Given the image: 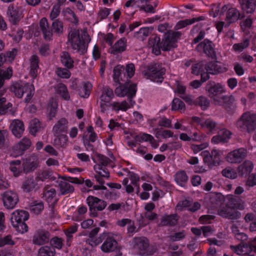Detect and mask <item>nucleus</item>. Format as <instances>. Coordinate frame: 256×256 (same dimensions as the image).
Instances as JSON below:
<instances>
[{
    "label": "nucleus",
    "instance_id": "obj_1",
    "mask_svg": "<svg viewBox=\"0 0 256 256\" xmlns=\"http://www.w3.org/2000/svg\"><path fill=\"white\" fill-rule=\"evenodd\" d=\"M182 33L180 32L169 30L164 35L162 41L157 34L152 35L148 39V46L152 48V52L156 56L163 51L170 50L174 47V45L178 40L181 36Z\"/></svg>",
    "mask_w": 256,
    "mask_h": 256
},
{
    "label": "nucleus",
    "instance_id": "obj_2",
    "mask_svg": "<svg viewBox=\"0 0 256 256\" xmlns=\"http://www.w3.org/2000/svg\"><path fill=\"white\" fill-rule=\"evenodd\" d=\"M235 238L240 242L236 246H230V250L236 254L244 256H250L252 252L256 253V236L253 240L246 242L248 238V236L244 232L236 233Z\"/></svg>",
    "mask_w": 256,
    "mask_h": 256
},
{
    "label": "nucleus",
    "instance_id": "obj_3",
    "mask_svg": "<svg viewBox=\"0 0 256 256\" xmlns=\"http://www.w3.org/2000/svg\"><path fill=\"white\" fill-rule=\"evenodd\" d=\"M90 38L89 36L84 33L80 36L79 32L76 30H71L68 35V44H70L72 49L80 54H84L86 51L88 44Z\"/></svg>",
    "mask_w": 256,
    "mask_h": 256
},
{
    "label": "nucleus",
    "instance_id": "obj_4",
    "mask_svg": "<svg viewBox=\"0 0 256 256\" xmlns=\"http://www.w3.org/2000/svg\"><path fill=\"white\" fill-rule=\"evenodd\" d=\"M10 90L16 96L21 98L24 94H26L24 102L28 103L32 100L34 94V88L33 84L24 82H18L13 84L10 86Z\"/></svg>",
    "mask_w": 256,
    "mask_h": 256
},
{
    "label": "nucleus",
    "instance_id": "obj_5",
    "mask_svg": "<svg viewBox=\"0 0 256 256\" xmlns=\"http://www.w3.org/2000/svg\"><path fill=\"white\" fill-rule=\"evenodd\" d=\"M29 218V214L22 209H17L13 212L10 221L12 226L19 233L24 234L28 230V226L25 222Z\"/></svg>",
    "mask_w": 256,
    "mask_h": 256
},
{
    "label": "nucleus",
    "instance_id": "obj_6",
    "mask_svg": "<svg viewBox=\"0 0 256 256\" xmlns=\"http://www.w3.org/2000/svg\"><path fill=\"white\" fill-rule=\"evenodd\" d=\"M137 90L136 84L130 80H126L124 84H120L114 90V94L118 97L126 96L130 104L134 106L135 101L132 99L135 97Z\"/></svg>",
    "mask_w": 256,
    "mask_h": 256
},
{
    "label": "nucleus",
    "instance_id": "obj_7",
    "mask_svg": "<svg viewBox=\"0 0 256 256\" xmlns=\"http://www.w3.org/2000/svg\"><path fill=\"white\" fill-rule=\"evenodd\" d=\"M236 126L243 132H254L256 129V114L250 112L243 114L237 121Z\"/></svg>",
    "mask_w": 256,
    "mask_h": 256
},
{
    "label": "nucleus",
    "instance_id": "obj_8",
    "mask_svg": "<svg viewBox=\"0 0 256 256\" xmlns=\"http://www.w3.org/2000/svg\"><path fill=\"white\" fill-rule=\"evenodd\" d=\"M205 90L209 97L213 99L216 104L222 105V100L218 98V96L226 92L224 84L210 80L207 82Z\"/></svg>",
    "mask_w": 256,
    "mask_h": 256
},
{
    "label": "nucleus",
    "instance_id": "obj_9",
    "mask_svg": "<svg viewBox=\"0 0 256 256\" xmlns=\"http://www.w3.org/2000/svg\"><path fill=\"white\" fill-rule=\"evenodd\" d=\"M166 69L162 64L154 63L150 65L145 72L152 80L156 82H162L164 78Z\"/></svg>",
    "mask_w": 256,
    "mask_h": 256
},
{
    "label": "nucleus",
    "instance_id": "obj_10",
    "mask_svg": "<svg viewBox=\"0 0 256 256\" xmlns=\"http://www.w3.org/2000/svg\"><path fill=\"white\" fill-rule=\"evenodd\" d=\"M203 156V160L209 168L219 166L221 162V157L222 152L218 150H212L210 153L208 151H204L202 153Z\"/></svg>",
    "mask_w": 256,
    "mask_h": 256
},
{
    "label": "nucleus",
    "instance_id": "obj_11",
    "mask_svg": "<svg viewBox=\"0 0 256 256\" xmlns=\"http://www.w3.org/2000/svg\"><path fill=\"white\" fill-rule=\"evenodd\" d=\"M97 158L98 164L94 166L95 172L104 178H108L110 172L106 166L110 162V160L108 157L101 154H98Z\"/></svg>",
    "mask_w": 256,
    "mask_h": 256
},
{
    "label": "nucleus",
    "instance_id": "obj_12",
    "mask_svg": "<svg viewBox=\"0 0 256 256\" xmlns=\"http://www.w3.org/2000/svg\"><path fill=\"white\" fill-rule=\"evenodd\" d=\"M196 50L200 52H204L207 56L212 60L217 58L214 45L208 39H205L199 43L196 47Z\"/></svg>",
    "mask_w": 256,
    "mask_h": 256
},
{
    "label": "nucleus",
    "instance_id": "obj_13",
    "mask_svg": "<svg viewBox=\"0 0 256 256\" xmlns=\"http://www.w3.org/2000/svg\"><path fill=\"white\" fill-rule=\"evenodd\" d=\"M134 248L141 256L148 254L149 240L144 236L136 237L133 239Z\"/></svg>",
    "mask_w": 256,
    "mask_h": 256
},
{
    "label": "nucleus",
    "instance_id": "obj_14",
    "mask_svg": "<svg viewBox=\"0 0 256 256\" xmlns=\"http://www.w3.org/2000/svg\"><path fill=\"white\" fill-rule=\"evenodd\" d=\"M247 150L244 148L236 149L228 152L226 157V160L231 164L241 162L246 157Z\"/></svg>",
    "mask_w": 256,
    "mask_h": 256
},
{
    "label": "nucleus",
    "instance_id": "obj_15",
    "mask_svg": "<svg viewBox=\"0 0 256 256\" xmlns=\"http://www.w3.org/2000/svg\"><path fill=\"white\" fill-rule=\"evenodd\" d=\"M32 142L30 138H24L12 148V155L14 157L22 155L24 152L28 150L31 146Z\"/></svg>",
    "mask_w": 256,
    "mask_h": 256
},
{
    "label": "nucleus",
    "instance_id": "obj_16",
    "mask_svg": "<svg viewBox=\"0 0 256 256\" xmlns=\"http://www.w3.org/2000/svg\"><path fill=\"white\" fill-rule=\"evenodd\" d=\"M2 200L6 208H14L18 202V198L16 193L7 191L3 194Z\"/></svg>",
    "mask_w": 256,
    "mask_h": 256
},
{
    "label": "nucleus",
    "instance_id": "obj_17",
    "mask_svg": "<svg viewBox=\"0 0 256 256\" xmlns=\"http://www.w3.org/2000/svg\"><path fill=\"white\" fill-rule=\"evenodd\" d=\"M38 166V163L34 156H31L22 160V172L26 174L32 172Z\"/></svg>",
    "mask_w": 256,
    "mask_h": 256
},
{
    "label": "nucleus",
    "instance_id": "obj_18",
    "mask_svg": "<svg viewBox=\"0 0 256 256\" xmlns=\"http://www.w3.org/2000/svg\"><path fill=\"white\" fill-rule=\"evenodd\" d=\"M50 233L48 232L39 229L37 230L33 236L32 242L36 245H42L48 242Z\"/></svg>",
    "mask_w": 256,
    "mask_h": 256
},
{
    "label": "nucleus",
    "instance_id": "obj_19",
    "mask_svg": "<svg viewBox=\"0 0 256 256\" xmlns=\"http://www.w3.org/2000/svg\"><path fill=\"white\" fill-rule=\"evenodd\" d=\"M56 194L55 188L51 186H46L44 188V196L49 206L52 208L55 206V204L57 202Z\"/></svg>",
    "mask_w": 256,
    "mask_h": 256
},
{
    "label": "nucleus",
    "instance_id": "obj_20",
    "mask_svg": "<svg viewBox=\"0 0 256 256\" xmlns=\"http://www.w3.org/2000/svg\"><path fill=\"white\" fill-rule=\"evenodd\" d=\"M244 18V14L240 13V11L235 8H230L226 12V20L228 23V26L232 22H236L238 20H242Z\"/></svg>",
    "mask_w": 256,
    "mask_h": 256
},
{
    "label": "nucleus",
    "instance_id": "obj_21",
    "mask_svg": "<svg viewBox=\"0 0 256 256\" xmlns=\"http://www.w3.org/2000/svg\"><path fill=\"white\" fill-rule=\"evenodd\" d=\"M204 70L212 74H218L226 72L227 69L218 64V62H210L204 64Z\"/></svg>",
    "mask_w": 256,
    "mask_h": 256
},
{
    "label": "nucleus",
    "instance_id": "obj_22",
    "mask_svg": "<svg viewBox=\"0 0 256 256\" xmlns=\"http://www.w3.org/2000/svg\"><path fill=\"white\" fill-rule=\"evenodd\" d=\"M68 127V122L66 118H62L59 120L54 125L52 132L54 135H58L62 132H67Z\"/></svg>",
    "mask_w": 256,
    "mask_h": 256
},
{
    "label": "nucleus",
    "instance_id": "obj_23",
    "mask_svg": "<svg viewBox=\"0 0 256 256\" xmlns=\"http://www.w3.org/2000/svg\"><path fill=\"white\" fill-rule=\"evenodd\" d=\"M126 38L124 37L122 38L117 40L111 48V54H116L122 53L126 50Z\"/></svg>",
    "mask_w": 256,
    "mask_h": 256
},
{
    "label": "nucleus",
    "instance_id": "obj_24",
    "mask_svg": "<svg viewBox=\"0 0 256 256\" xmlns=\"http://www.w3.org/2000/svg\"><path fill=\"white\" fill-rule=\"evenodd\" d=\"M40 27L46 40H50L52 36V28H50L48 20L46 18H42L40 21Z\"/></svg>",
    "mask_w": 256,
    "mask_h": 256
},
{
    "label": "nucleus",
    "instance_id": "obj_25",
    "mask_svg": "<svg viewBox=\"0 0 256 256\" xmlns=\"http://www.w3.org/2000/svg\"><path fill=\"white\" fill-rule=\"evenodd\" d=\"M117 246L118 242L114 238L107 236L101 246V250L104 252H109L114 250Z\"/></svg>",
    "mask_w": 256,
    "mask_h": 256
},
{
    "label": "nucleus",
    "instance_id": "obj_26",
    "mask_svg": "<svg viewBox=\"0 0 256 256\" xmlns=\"http://www.w3.org/2000/svg\"><path fill=\"white\" fill-rule=\"evenodd\" d=\"M218 214L229 220H238L240 216V213L234 210L236 209H218Z\"/></svg>",
    "mask_w": 256,
    "mask_h": 256
},
{
    "label": "nucleus",
    "instance_id": "obj_27",
    "mask_svg": "<svg viewBox=\"0 0 256 256\" xmlns=\"http://www.w3.org/2000/svg\"><path fill=\"white\" fill-rule=\"evenodd\" d=\"M112 77L114 81L118 84H120V81H124L126 77L124 66L120 65L116 66L113 70Z\"/></svg>",
    "mask_w": 256,
    "mask_h": 256
},
{
    "label": "nucleus",
    "instance_id": "obj_28",
    "mask_svg": "<svg viewBox=\"0 0 256 256\" xmlns=\"http://www.w3.org/2000/svg\"><path fill=\"white\" fill-rule=\"evenodd\" d=\"M86 202L89 208H105L106 206V202L92 196L87 198Z\"/></svg>",
    "mask_w": 256,
    "mask_h": 256
},
{
    "label": "nucleus",
    "instance_id": "obj_29",
    "mask_svg": "<svg viewBox=\"0 0 256 256\" xmlns=\"http://www.w3.org/2000/svg\"><path fill=\"white\" fill-rule=\"evenodd\" d=\"M242 9L247 14H252L256 8V0H239Z\"/></svg>",
    "mask_w": 256,
    "mask_h": 256
},
{
    "label": "nucleus",
    "instance_id": "obj_30",
    "mask_svg": "<svg viewBox=\"0 0 256 256\" xmlns=\"http://www.w3.org/2000/svg\"><path fill=\"white\" fill-rule=\"evenodd\" d=\"M11 128L14 135L18 138L22 136L24 130L23 122L18 120L12 122L11 124Z\"/></svg>",
    "mask_w": 256,
    "mask_h": 256
},
{
    "label": "nucleus",
    "instance_id": "obj_31",
    "mask_svg": "<svg viewBox=\"0 0 256 256\" xmlns=\"http://www.w3.org/2000/svg\"><path fill=\"white\" fill-rule=\"evenodd\" d=\"M253 169V164L249 160L244 161L238 168V171L240 176H246Z\"/></svg>",
    "mask_w": 256,
    "mask_h": 256
},
{
    "label": "nucleus",
    "instance_id": "obj_32",
    "mask_svg": "<svg viewBox=\"0 0 256 256\" xmlns=\"http://www.w3.org/2000/svg\"><path fill=\"white\" fill-rule=\"evenodd\" d=\"M7 13L9 20L12 24H16L20 20L21 13L18 8H14V6H10L8 8Z\"/></svg>",
    "mask_w": 256,
    "mask_h": 256
},
{
    "label": "nucleus",
    "instance_id": "obj_33",
    "mask_svg": "<svg viewBox=\"0 0 256 256\" xmlns=\"http://www.w3.org/2000/svg\"><path fill=\"white\" fill-rule=\"evenodd\" d=\"M30 74L32 78H35L38 75V70L39 69L40 60L36 55H32L30 59Z\"/></svg>",
    "mask_w": 256,
    "mask_h": 256
},
{
    "label": "nucleus",
    "instance_id": "obj_34",
    "mask_svg": "<svg viewBox=\"0 0 256 256\" xmlns=\"http://www.w3.org/2000/svg\"><path fill=\"white\" fill-rule=\"evenodd\" d=\"M36 181L33 176L26 177L22 186L23 190L26 192L33 190L37 185Z\"/></svg>",
    "mask_w": 256,
    "mask_h": 256
},
{
    "label": "nucleus",
    "instance_id": "obj_35",
    "mask_svg": "<svg viewBox=\"0 0 256 256\" xmlns=\"http://www.w3.org/2000/svg\"><path fill=\"white\" fill-rule=\"evenodd\" d=\"M179 216L177 214L166 215L161 220V224L162 226H174L178 222Z\"/></svg>",
    "mask_w": 256,
    "mask_h": 256
},
{
    "label": "nucleus",
    "instance_id": "obj_36",
    "mask_svg": "<svg viewBox=\"0 0 256 256\" xmlns=\"http://www.w3.org/2000/svg\"><path fill=\"white\" fill-rule=\"evenodd\" d=\"M92 87V84L90 82H82L78 88L80 96L83 98H88L90 96Z\"/></svg>",
    "mask_w": 256,
    "mask_h": 256
},
{
    "label": "nucleus",
    "instance_id": "obj_37",
    "mask_svg": "<svg viewBox=\"0 0 256 256\" xmlns=\"http://www.w3.org/2000/svg\"><path fill=\"white\" fill-rule=\"evenodd\" d=\"M114 94L113 90L108 86H104L102 90V94L100 96V100L110 102L111 100L114 98Z\"/></svg>",
    "mask_w": 256,
    "mask_h": 256
},
{
    "label": "nucleus",
    "instance_id": "obj_38",
    "mask_svg": "<svg viewBox=\"0 0 256 256\" xmlns=\"http://www.w3.org/2000/svg\"><path fill=\"white\" fill-rule=\"evenodd\" d=\"M60 58L61 62L67 68H74V60L68 52L66 51L62 52Z\"/></svg>",
    "mask_w": 256,
    "mask_h": 256
},
{
    "label": "nucleus",
    "instance_id": "obj_39",
    "mask_svg": "<svg viewBox=\"0 0 256 256\" xmlns=\"http://www.w3.org/2000/svg\"><path fill=\"white\" fill-rule=\"evenodd\" d=\"M4 92V90H0V116L5 114L12 106L10 102L6 103V98L3 96Z\"/></svg>",
    "mask_w": 256,
    "mask_h": 256
},
{
    "label": "nucleus",
    "instance_id": "obj_40",
    "mask_svg": "<svg viewBox=\"0 0 256 256\" xmlns=\"http://www.w3.org/2000/svg\"><path fill=\"white\" fill-rule=\"evenodd\" d=\"M54 136L56 138L54 140L53 144L57 148H66L68 142L67 136L63 134H59L58 135Z\"/></svg>",
    "mask_w": 256,
    "mask_h": 256
},
{
    "label": "nucleus",
    "instance_id": "obj_41",
    "mask_svg": "<svg viewBox=\"0 0 256 256\" xmlns=\"http://www.w3.org/2000/svg\"><path fill=\"white\" fill-rule=\"evenodd\" d=\"M204 20V17L199 16L197 18H192V19H186L178 21L174 26L176 30L185 28L186 26L190 25L196 22Z\"/></svg>",
    "mask_w": 256,
    "mask_h": 256
},
{
    "label": "nucleus",
    "instance_id": "obj_42",
    "mask_svg": "<svg viewBox=\"0 0 256 256\" xmlns=\"http://www.w3.org/2000/svg\"><path fill=\"white\" fill-rule=\"evenodd\" d=\"M10 170L15 177L20 176L22 172L21 162L20 160H11L9 162Z\"/></svg>",
    "mask_w": 256,
    "mask_h": 256
},
{
    "label": "nucleus",
    "instance_id": "obj_43",
    "mask_svg": "<svg viewBox=\"0 0 256 256\" xmlns=\"http://www.w3.org/2000/svg\"><path fill=\"white\" fill-rule=\"evenodd\" d=\"M192 206V208H200V204L199 202H193L192 199L190 198H188L180 201L177 204V207H180V208H187L190 207Z\"/></svg>",
    "mask_w": 256,
    "mask_h": 256
},
{
    "label": "nucleus",
    "instance_id": "obj_44",
    "mask_svg": "<svg viewBox=\"0 0 256 256\" xmlns=\"http://www.w3.org/2000/svg\"><path fill=\"white\" fill-rule=\"evenodd\" d=\"M112 110L118 112L119 110H122L126 112L129 108L133 106L130 104V102L123 100L121 102H114L112 103Z\"/></svg>",
    "mask_w": 256,
    "mask_h": 256
},
{
    "label": "nucleus",
    "instance_id": "obj_45",
    "mask_svg": "<svg viewBox=\"0 0 256 256\" xmlns=\"http://www.w3.org/2000/svg\"><path fill=\"white\" fill-rule=\"evenodd\" d=\"M152 30V28H141L138 31L134 32V37L140 40L143 41L148 36Z\"/></svg>",
    "mask_w": 256,
    "mask_h": 256
},
{
    "label": "nucleus",
    "instance_id": "obj_46",
    "mask_svg": "<svg viewBox=\"0 0 256 256\" xmlns=\"http://www.w3.org/2000/svg\"><path fill=\"white\" fill-rule=\"evenodd\" d=\"M60 191L62 194L65 195L74 191V187L68 182L60 180L58 182Z\"/></svg>",
    "mask_w": 256,
    "mask_h": 256
},
{
    "label": "nucleus",
    "instance_id": "obj_47",
    "mask_svg": "<svg viewBox=\"0 0 256 256\" xmlns=\"http://www.w3.org/2000/svg\"><path fill=\"white\" fill-rule=\"evenodd\" d=\"M176 182L180 186H183L188 180V176L184 170L178 172L174 176Z\"/></svg>",
    "mask_w": 256,
    "mask_h": 256
},
{
    "label": "nucleus",
    "instance_id": "obj_48",
    "mask_svg": "<svg viewBox=\"0 0 256 256\" xmlns=\"http://www.w3.org/2000/svg\"><path fill=\"white\" fill-rule=\"evenodd\" d=\"M52 176V172L47 170H40L36 173V180L44 182L48 179H50Z\"/></svg>",
    "mask_w": 256,
    "mask_h": 256
},
{
    "label": "nucleus",
    "instance_id": "obj_49",
    "mask_svg": "<svg viewBox=\"0 0 256 256\" xmlns=\"http://www.w3.org/2000/svg\"><path fill=\"white\" fill-rule=\"evenodd\" d=\"M52 32L62 34L64 32L63 22L59 19L54 20L52 24Z\"/></svg>",
    "mask_w": 256,
    "mask_h": 256
},
{
    "label": "nucleus",
    "instance_id": "obj_50",
    "mask_svg": "<svg viewBox=\"0 0 256 256\" xmlns=\"http://www.w3.org/2000/svg\"><path fill=\"white\" fill-rule=\"evenodd\" d=\"M202 127L206 128L212 134L215 132L218 129L217 124L210 118L204 120Z\"/></svg>",
    "mask_w": 256,
    "mask_h": 256
},
{
    "label": "nucleus",
    "instance_id": "obj_51",
    "mask_svg": "<svg viewBox=\"0 0 256 256\" xmlns=\"http://www.w3.org/2000/svg\"><path fill=\"white\" fill-rule=\"evenodd\" d=\"M41 125L40 120L37 118H34L30 121L29 130L30 132L33 136L40 130Z\"/></svg>",
    "mask_w": 256,
    "mask_h": 256
},
{
    "label": "nucleus",
    "instance_id": "obj_52",
    "mask_svg": "<svg viewBox=\"0 0 256 256\" xmlns=\"http://www.w3.org/2000/svg\"><path fill=\"white\" fill-rule=\"evenodd\" d=\"M55 254V250L53 248L44 246L40 248L38 256H54Z\"/></svg>",
    "mask_w": 256,
    "mask_h": 256
},
{
    "label": "nucleus",
    "instance_id": "obj_53",
    "mask_svg": "<svg viewBox=\"0 0 256 256\" xmlns=\"http://www.w3.org/2000/svg\"><path fill=\"white\" fill-rule=\"evenodd\" d=\"M15 242L12 238L11 234L2 236L0 235V248L5 246H12L14 245Z\"/></svg>",
    "mask_w": 256,
    "mask_h": 256
},
{
    "label": "nucleus",
    "instance_id": "obj_54",
    "mask_svg": "<svg viewBox=\"0 0 256 256\" xmlns=\"http://www.w3.org/2000/svg\"><path fill=\"white\" fill-rule=\"evenodd\" d=\"M88 209H76L72 216V220L76 222H80L84 218V214Z\"/></svg>",
    "mask_w": 256,
    "mask_h": 256
},
{
    "label": "nucleus",
    "instance_id": "obj_55",
    "mask_svg": "<svg viewBox=\"0 0 256 256\" xmlns=\"http://www.w3.org/2000/svg\"><path fill=\"white\" fill-rule=\"evenodd\" d=\"M50 244L51 248H53L54 250H60L64 246V240L58 236H54L50 240Z\"/></svg>",
    "mask_w": 256,
    "mask_h": 256
},
{
    "label": "nucleus",
    "instance_id": "obj_56",
    "mask_svg": "<svg viewBox=\"0 0 256 256\" xmlns=\"http://www.w3.org/2000/svg\"><path fill=\"white\" fill-rule=\"evenodd\" d=\"M57 92L60 95L64 100H70V96L67 88L64 84H61L58 86Z\"/></svg>",
    "mask_w": 256,
    "mask_h": 256
},
{
    "label": "nucleus",
    "instance_id": "obj_57",
    "mask_svg": "<svg viewBox=\"0 0 256 256\" xmlns=\"http://www.w3.org/2000/svg\"><path fill=\"white\" fill-rule=\"evenodd\" d=\"M186 235L185 230L174 232L170 234L169 238L172 242H178L183 240Z\"/></svg>",
    "mask_w": 256,
    "mask_h": 256
},
{
    "label": "nucleus",
    "instance_id": "obj_58",
    "mask_svg": "<svg viewBox=\"0 0 256 256\" xmlns=\"http://www.w3.org/2000/svg\"><path fill=\"white\" fill-rule=\"evenodd\" d=\"M124 72L126 74V80H129L128 79L132 78L135 72V66L132 63H130L126 64V66L124 67Z\"/></svg>",
    "mask_w": 256,
    "mask_h": 256
},
{
    "label": "nucleus",
    "instance_id": "obj_59",
    "mask_svg": "<svg viewBox=\"0 0 256 256\" xmlns=\"http://www.w3.org/2000/svg\"><path fill=\"white\" fill-rule=\"evenodd\" d=\"M69 68H58L56 69V73L57 75L62 78H68L71 75L70 71L68 70Z\"/></svg>",
    "mask_w": 256,
    "mask_h": 256
},
{
    "label": "nucleus",
    "instance_id": "obj_60",
    "mask_svg": "<svg viewBox=\"0 0 256 256\" xmlns=\"http://www.w3.org/2000/svg\"><path fill=\"white\" fill-rule=\"evenodd\" d=\"M196 104L200 106L202 110L206 109L210 104L209 100L204 96H199L196 100Z\"/></svg>",
    "mask_w": 256,
    "mask_h": 256
},
{
    "label": "nucleus",
    "instance_id": "obj_61",
    "mask_svg": "<svg viewBox=\"0 0 256 256\" xmlns=\"http://www.w3.org/2000/svg\"><path fill=\"white\" fill-rule=\"evenodd\" d=\"M220 100H222V104L224 103L226 106L230 107L232 106L235 101L234 97L232 95L222 96Z\"/></svg>",
    "mask_w": 256,
    "mask_h": 256
},
{
    "label": "nucleus",
    "instance_id": "obj_62",
    "mask_svg": "<svg viewBox=\"0 0 256 256\" xmlns=\"http://www.w3.org/2000/svg\"><path fill=\"white\" fill-rule=\"evenodd\" d=\"M184 107V102L178 98H174L172 104V110H182Z\"/></svg>",
    "mask_w": 256,
    "mask_h": 256
},
{
    "label": "nucleus",
    "instance_id": "obj_63",
    "mask_svg": "<svg viewBox=\"0 0 256 256\" xmlns=\"http://www.w3.org/2000/svg\"><path fill=\"white\" fill-rule=\"evenodd\" d=\"M222 174L223 176L231 179H234L237 177V174L236 171L230 168H226L223 170L222 172Z\"/></svg>",
    "mask_w": 256,
    "mask_h": 256
},
{
    "label": "nucleus",
    "instance_id": "obj_64",
    "mask_svg": "<svg viewBox=\"0 0 256 256\" xmlns=\"http://www.w3.org/2000/svg\"><path fill=\"white\" fill-rule=\"evenodd\" d=\"M18 50L16 48H12L4 53L7 60L12 62L16 56Z\"/></svg>",
    "mask_w": 256,
    "mask_h": 256
}]
</instances>
